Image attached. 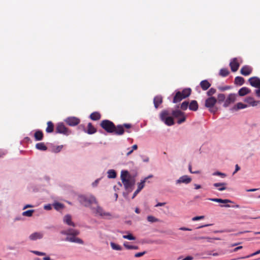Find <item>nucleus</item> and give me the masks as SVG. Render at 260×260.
<instances>
[{
    "label": "nucleus",
    "instance_id": "1",
    "mask_svg": "<svg viewBox=\"0 0 260 260\" xmlns=\"http://www.w3.org/2000/svg\"><path fill=\"white\" fill-rule=\"evenodd\" d=\"M101 126L107 133H113L117 135H122L124 134V130L121 125L115 126L114 123L109 120H102L100 123Z\"/></svg>",
    "mask_w": 260,
    "mask_h": 260
},
{
    "label": "nucleus",
    "instance_id": "2",
    "mask_svg": "<svg viewBox=\"0 0 260 260\" xmlns=\"http://www.w3.org/2000/svg\"><path fill=\"white\" fill-rule=\"evenodd\" d=\"M120 178L125 189L131 191L135 183V178L127 171H121Z\"/></svg>",
    "mask_w": 260,
    "mask_h": 260
},
{
    "label": "nucleus",
    "instance_id": "3",
    "mask_svg": "<svg viewBox=\"0 0 260 260\" xmlns=\"http://www.w3.org/2000/svg\"><path fill=\"white\" fill-rule=\"evenodd\" d=\"M78 201L85 207H92L94 205L97 204V201L93 196L80 195L78 198Z\"/></svg>",
    "mask_w": 260,
    "mask_h": 260
},
{
    "label": "nucleus",
    "instance_id": "4",
    "mask_svg": "<svg viewBox=\"0 0 260 260\" xmlns=\"http://www.w3.org/2000/svg\"><path fill=\"white\" fill-rule=\"evenodd\" d=\"M191 90L190 88L184 89L182 91H177L173 100L174 103L180 102L183 99L189 96L191 94Z\"/></svg>",
    "mask_w": 260,
    "mask_h": 260
},
{
    "label": "nucleus",
    "instance_id": "5",
    "mask_svg": "<svg viewBox=\"0 0 260 260\" xmlns=\"http://www.w3.org/2000/svg\"><path fill=\"white\" fill-rule=\"evenodd\" d=\"M169 113L168 111L167 110H164L160 114V118L166 125L171 126L174 124V122L173 117L169 116Z\"/></svg>",
    "mask_w": 260,
    "mask_h": 260
},
{
    "label": "nucleus",
    "instance_id": "6",
    "mask_svg": "<svg viewBox=\"0 0 260 260\" xmlns=\"http://www.w3.org/2000/svg\"><path fill=\"white\" fill-rule=\"evenodd\" d=\"M217 102V99L214 97H210L206 99L205 101V106L209 108V110L213 113H215L216 111L214 106L215 103Z\"/></svg>",
    "mask_w": 260,
    "mask_h": 260
},
{
    "label": "nucleus",
    "instance_id": "7",
    "mask_svg": "<svg viewBox=\"0 0 260 260\" xmlns=\"http://www.w3.org/2000/svg\"><path fill=\"white\" fill-rule=\"evenodd\" d=\"M172 114L174 118H178L177 123L181 124L184 122L186 120V117L184 115V113L179 110H174L172 112Z\"/></svg>",
    "mask_w": 260,
    "mask_h": 260
},
{
    "label": "nucleus",
    "instance_id": "8",
    "mask_svg": "<svg viewBox=\"0 0 260 260\" xmlns=\"http://www.w3.org/2000/svg\"><path fill=\"white\" fill-rule=\"evenodd\" d=\"M242 60L240 58H234L231 60L230 63V66L231 70L233 72H235L238 71L240 63H242Z\"/></svg>",
    "mask_w": 260,
    "mask_h": 260
},
{
    "label": "nucleus",
    "instance_id": "9",
    "mask_svg": "<svg viewBox=\"0 0 260 260\" xmlns=\"http://www.w3.org/2000/svg\"><path fill=\"white\" fill-rule=\"evenodd\" d=\"M55 132L56 133L62 134L65 135H68L70 134V132L63 123H58L56 125Z\"/></svg>",
    "mask_w": 260,
    "mask_h": 260
},
{
    "label": "nucleus",
    "instance_id": "10",
    "mask_svg": "<svg viewBox=\"0 0 260 260\" xmlns=\"http://www.w3.org/2000/svg\"><path fill=\"white\" fill-rule=\"evenodd\" d=\"M65 122L69 125L74 126L78 125L80 123V120L76 117H69L66 118Z\"/></svg>",
    "mask_w": 260,
    "mask_h": 260
},
{
    "label": "nucleus",
    "instance_id": "11",
    "mask_svg": "<svg viewBox=\"0 0 260 260\" xmlns=\"http://www.w3.org/2000/svg\"><path fill=\"white\" fill-rule=\"evenodd\" d=\"M94 205L96 206V208L92 206V207H91V209L96 214H98L101 216L110 215V214L109 213L105 212L102 207L99 206L98 205V204Z\"/></svg>",
    "mask_w": 260,
    "mask_h": 260
},
{
    "label": "nucleus",
    "instance_id": "12",
    "mask_svg": "<svg viewBox=\"0 0 260 260\" xmlns=\"http://www.w3.org/2000/svg\"><path fill=\"white\" fill-rule=\"evenodd\" d=\"M250 84L254 87H260V79L257 77H252L248 79Z\"/></svg>",
    "mask_w": 260,
    "mask_h": 260
},
{
    "label": "nucleus",
    "instance_id": "13",
    "mask_svg": "<svg viewBox=\"0 0 260 260\" xmlns=\"http://www.w3.org/2000/svg\"><path fill=\"white\" fill-rule=\"evenodd\" d=\"M252 72V68L248 65L243 66L240 70V73L245 76L249 75Z\"/></svg>",
    "mask_w": 260,
    "mask_h": 260
},
{
    "label": "nucleus",
    "instance_id": "14",
    "mask_svg": "<svg viewBox=\"0 0 260 260\" xmlns=\"http://www.w3.org/2000/svg\"><path fill=\"white\" fill-rule=\"evenodd\" d=\"M60 233L64 235L77 236L79 234V231L75 229H69L67 230L61 231Z\"/></svg>",
    "mask_w": 260,
    "mask_h": 260
},
{
    "label": "nucleus",
    "instance_id": "15",
    "mask_svg": "<svg viewBox=\"0 0 260 260\" xmlns=\"http://www.w3.org/2000/svg\"><path fill=\"white\" fill-rule=\"evenodd\" d=\"M244 102L248 103L250 106L252 107L256 106L259 103V101H255L253 98L251 96H248L245 98Z\"/></svg>",
    "mask_w": 260,
    "mask_h": 260
},
{
    "label": "nucleus",
    "instance_id": "16",
    "mask_svg": "<svg viewBox=\"0 0 260 260\" xmlns=\"http://www.w3.org/2000/svg\"><path fill=\"white\" fill-rule=\"evenodd\" d=\"M191 178H190L189 177H188L187 175H184V176H182L181 177H180L179 179L176 181V183L179 184V183H185V184H188V183H190L191 182Z\"/></svg>",
    "mask_w": 260,
    "mask_h": 260
},
{
    "label": "nucleus",
    "instance_id": "17",
    "mask_svg": "<svg viewBox=\"0 0 260 260\" xmlns=\"http://www.w3.org/2000/svg\"><path fill=\"white\" fill-rule=\"evenodd\" d=\"M76 236H72V237H67L66 238L65 240L66 241H69V242H71L83 244V241L81 239L76 237Z\"/></svg>",
    "mask_w": 260,
    "mask_h": 260
},
{
    "label": "nucleus",
    "instance_id": "18",
    "mask_svg": "<svg viewBox=\"0 0 260 260\" xmlns=\"http://www.w3.org/2000/svg\"><path fill=\"white\" fill-rule=\"evenodd\" d=\"M162 103V98L161 95H157L153 99L154 107L157 109L159 106Z\"/></svg>",
    "mask_w": 260,
    "mask_h": 260
},
{
    "label": "nucleus",
    "instance_id": "19",
    "mask_svg": "<svg viewBox=\"0 0 260 260\" xmlns=\"http://www.w3.org/2000/svg\"><path fill=\"white\" fill-rule=\"evenodd\" d=\"M43 237V234L40 232H35L31 234L29 236V239L31 240H36L42 238Z\"/></svg>",
    "mask_w": 260,
    "mask_h": 260
},
{
    "label": "nucleus",
    "instance_id": "20",
    "mask_svg": "<svg viewBox=\"0 0 260 260\" xmlns=\"http://www.w3.org/2000/svg\"><path fill=\"white\" fill-rule=\"evenodd\" d=\"M251 90L246 87H243L239 89L238 94L240 96H243L249 93H250Z\"/></svg>",
    "mask_w": 260,
    "mask_h": 260
},
{
    "label": "nucleus",
    "instance_id": "21",
    "mask_svg": "<svg viewBox=\"0 0 260 260\" xmlns=\"http://www.w3.org/2000/svg\"><path fill=\"white\" fill-rule=\"evenodd\" d=\"M247 107V105L240 102L235 105L231 110L232 111H237L240 109L246 108Z\"/></svg>",
    "mask_w": 260,
    "mask_h": 260
},
{
    "label": "nucleus",
    "instance_id": "22",
    "mask_svg": "<svg viewBox=\"0 0 260 260\" xmlns=\"http://www.w3.org/2000/svg\"><path fill=\"white\" fill-rule=\"evenodd\" d=\"M63 222L67 223L68 225L75 226V223L72 221V217L70 215H66L63 217Z\"/></svg>",
    "mask_w": 260,
    "mask_h": 260
},
{
    "label": "nucleus",
    "instance_id": "23",
    "mask_svg": "<svg viewBox=\"0 0 260 260\" xmlns=\"http://www.w3.org/2000/svg\"><path fill=\"white\" fill-rule=\"evenodd\" d=\"M200 86L203 90H206L210 87L211 84L207 80H204L200 82Z\"/></svg>",
    "mask_w": 260,
    "mask_h": 260
},
{
    "label": "nucleus",
    "instance_id": "24",
    "mask_svg": "<svg viewBox=\"0 0 260 260\" xmlns=\"http://www.w3.org/2000/svg\"><path fill=\"white\" fill-rule=\"evenodd\" d=\"M189 109L192 111H197L198 109V102L195 100L191 101L189 105Z\"/></svg>",
    "mask_w": 260,
    "mask_h": 260
},
{
    "label": "nucleus",
    "instance_id": "25",
    "mask_svg": "<svg viewBox=\"0 0 260 260\" xmlns=\"http://www.w3.org/2000/svg\"><path fill=\"white\" fill-rule=\"evenodd\" d=\"M43 132L40 130H37L35 134H34V137L36 140V141H41L43 138Z\"/></svg>",
    "mask_w": 260,
    "mask_h": 260
},
{
    "label": "nucleus",
    "instance_id": "26",
    "mask_svg": "<svg viewBox=\"0 0 260 260\" xmlns=\"http://www.w3.org/2000/svg\"><path fill=\"white\" fill-rule=\"evenodd\" d=\"M87 128V130L85 131V132L88 134H93L96 132V128L92 125L91 123H89L88 124Z\"/></svg>",
    "mask_w": 260,
    "mask_h": 260
},
{
    "label": "nucleus",
    "instance_id": "27",
    "mask_svg": "<svg viewBox=\"0 0 260 260\" xmlns=\"http://www.w3.org/2000/svg\"><path fill=\"white\" fill-rule=\"evenodd\" d=\"M213 186L217 187L219 191H222L226 189L225 183H214Z\"/></svg>",
    "mask_w": 260,
    "mask_h": 260
},
{
    "label": "nucleus",
    "instance_id": "28",
    "mask_svg": "<svg viewBox=\"0 0 260 260\" xmlns=\"http://www.w3.org/2000/svg\"><path fill=\"white\" fill-rule=\"evenodd\" d=\"M47 127L46 128V132L48 133H51L54 131V124L53 123L49 121L47 122Z\"/></svg>",
    "mask_w": 260,
    "mask_h": 260
},
{
    "label": "nucleus",
    "instance_id": "29",
    "mask_svg": "<svg viewBox=\"0 0 260 260\" xmlns=\"http://www.w3.org/2000/svg\"><path fill=\"white\" fill-rule=\"evenodd\" d=\"M101 117V115L98 112H93L90 115V118L93 120H98Z\"/></svg>",
    "mask_w": 260,
    "mask_h": 260
},
{
    "label": "nucleus",
    "instance_id": "30",
    "mask_svg": "<svg viewBox=\"0 0 260 260\" xmlns=\"http://www.w3.org/2000/svg\"><path fill=\"white\" fill-rule=\"evenodd\" d=\"M209 200L212 201H213V202H218V203H223V204H224L223 206L228 207V199L222 200L221 199L213 198V199H210Z\"/></svg>",
    "mask_w": 260,
    "mask_h": 260
},
{
    "label": "nucleus",
    "instance_id": "31",
    "mask_svg": "<svg viewBox=\"0 0 260 260\" xmlns=\"http://www.w3.org/2000/svg\"><path fill=\"white\" fill-rule=\"evenodd\" d=\"M36 148L38 150L42 151H45L47 149V147L43 142L38 143L36 144Z\"/></svg>",
    "mask_w": 260,
    "mask_h": 260
},
{
    "label": "nucleus",
    "instance_id": "32",
    "mask_svg": "<svg viewBox=\"0 0 260 260\" xmlns=\"http://www.w3.org/2000/svg\"><path fill=\"white\" fill-rule=\"evenodd\" d=\"M235 83L238 85H242L244 83V79L240 76H237L235 78Z\"/></svg>",
    "mask_w": 260,
    "mask_h": 260
},
{
    "label": "nucleus",
    "instance_id": "33",
    "mask_svg": "<svg viewBox=\"0 0 260 260\" xmlns=\"http://www.w3.org/2000/svg\"><path fill=\"white\" fill-rule=\"evenodd\" d=\"M151 176H150L148 177V178L151 177ZM147 178H145L143 180L141 181L140 183L138 184V188L137 189L139 191H141L144 187L145 186V183L147 180Z\"/></svg>",
    "mask_w": 260,
    "mask_h": 260
},
{
    "label": "nucleus",
    "instance_id": "34",
    "mask_svg": "<svg viewBox=\"0 0 260 260\" xmlns=\"http://www.w3.org/2000/svg\"><path fill=\"white\" fill-rule=\"evenodd\" d=\"M116 177V173L114 170H109L108 171V177L109 178H115Z\"/></svg>",
    "mask_w": 260,
    "mask_h": 260
},
{
    "label": "nucleus",
    "instance_id": "35",
    "mask_svg": "<svg viewBox=\"0 0 260 260\" xmlns=\"http://www.w3.org/2000/svg\"><path fill=\"white\" fill-rule=\"evenodd\" d=\"M124 246L127 249H138V246L130 245L128 242H124L123 244Z\"/></svg>",
    "mask_w": 260,
    "mask_h": 260
},
{
    "label": "nucleus",
    "instance_id": "36",
    "mask_svg": "<svg viewBox=\"0 0 260 260\" xmlns=\"http://www.w3.org/2000/svg\"><path fill=\"white\" fill-rule=\"evenodd\" d=\"M53 206L54 209L56 210H59L63 208L64 206L62 204H61L58 202L55 203L53 204Z\"/></svg>",
    "mask_w": 260,
    "mask_h": 260
},
{
    "label": "nucleus",
    "instance_id": "37",
    "mask_svg": "<svg viewBox=\"0 0 260 260\" xmlns=\"http://www.w3.org/2000/svg\"><path fill=\"white\" fill-rule=\"evenodd\" d=\"M34 212V210H29L24 211L22 213V215L24 216L30 217L32 216V213Z\"/></svg>",
    "mask_w": 260,
    "mask_h": 260
},
{
    "label": "nucleus",
    "instance_id": "38",
    "mask_svg": "<svg viewBox=\"0 0 260 260\" xmlns=\"http://www.w3.org/2000/svg\"><path fill=\"white\" fill-rule=\"evenodd\" d=\"M111 246L112 248V249H113L114 250H122V247H121V246H120L118 244H116L114 243H113V242L111 243Z\"/></svg>",
    "mask_w": 260,
    "mask_h": 260
},
{
    "label": "nucleus",
    "instance_id": "39",
    "mask_svg": "<svg viewBox=\"0 0 260 260\" xmlns=\"http://www.w3.org/2000/svg\"><path fill=\"white\" fill-rule=\"evenodd\" d=\"M189 107V103L187 101L183 102L180 106V108L183 110H186Z\"/></svg>",
    "mask_w": 260,
    "mask_h": 260
},
{
    "label": "nucleus",
    "instance_id": "40",
    "mask_svg": "<svg viewBox=\"0 0 260 260\" xmlns=\"http://www.w3.org/2000/svg\"><path fill=\"white\" fill-rule=\"evenodd\" d=\"M147 220L150 222H155L159 221L158 219L151 215L148 216L147 217Z\"/></svg>",
    "mask_w": 260,
    "mask_h": 260
},
{
    "label": "nucleus",
    "instance_id": "41",
    "mask_svg": "<svg viewBox=\"0 0 260 260\" xmlns=\"http://www.w3.org/2000/svg\"><path fill=\"white\" fill-rule=\"evenodd\" d=\"M219 75L222 77H226L228 76V70L226 69H222L220 70Z\"/></svg>",
    "mask_w": 260,
    "mask_h": 260
},
{
    "label": "nucleus",
    "instance_id": "42",
    "mask_svg": "<svg viewBox=\"0 0 260 260\" xmlns=\"http://www.w3.org/2000/svg\"><path fill=\"white\" fill-rule=\"evenodd\" d=\"M225 99V96L223 94H219L218 95L217 100L218 102H222L224 101Z\"/></svg>",
    "mask_w": 260,
    "mask_h": 260
},
{
    "label": "nucleus",
    "instance_id": "43",
    "mask_svg": "<svg viewBox=\"0 0 260 260\" xmlns=\"http://www.w3.org/2000/svg\"><path fill=\"white\" fill-rule=\"evenodd\" d=\"M123 238L129 240H135L136 239V238L131 234L123 236Z\"/></svg>",
    "mask_w": 260,
    "mask_h": 260
},
{
    "label": "nucleus",
    "instance_id": "44",
    "mask_svg": "<svg viewBox=\"0 0 260 260\" xmlns=\"http://www.w3.org/2000/svg\"><path fill=\"white\" fill-rule=\"evenodd\" d=\"M236 95L235 94H229V103L230 102H233L235 101Z\"/></svg>",
    "mask_w": 260,
    "mask_h": 260
},
{
    "label": "nucleus",
    "instance_id": "45",
    "mask_svg": "<svg viewBox=\"0 0 260 260\" xmlns=\"http://www.w3.org/2000/svg\"><path fill=\"white\" fill-rule=\"evenodd\" d=\"M216 92V89L213 88H210L207 92V94L209 96H212V95H213Z\"/></svg>",
    "mask_w": 260,
    "mask_h": 260
},
{
    "label": "nucleus",
    "instance_id": "46",
    "mask_svg": "<svg viewBox=\"0 0 260 260\" xmlns=\"http://www.w3.org/2000/svg\"><path fill=\"white\" fill-rule=\"evenodd\" d=\"M199 239H206L208 242H211L213 240H217V238H211L209 237H201L198 238Z\"/></svg>",
    "mask_w": 260,
    "mask_h": 260
},
{
    "label": "nucleus",
    "instance_id": "47",
    "mask_svg": "<svg viewBox=\"0 0 260 260\" xmlns=\"http://www.w3.org/2000/svg\"><path fill=\"white\" fill-rule=\"evenodd\" d=\"M259 253H260V249L259 250H257L256 252H254V253L249 255H247V256H246L245 257H243L242 258H249L250 257H252V256H253L254 255H257V254H259Z\"/></svg>",
    "mask_w": 260,
    "mask_h": 260
},
{
    "label": "nucleus",
    "instance_id": "48",
    "mask_svg": "<svg viewBox=\"0 0 260 260\" xmlns=\"http://www.w3.org/2000/svg\"><path fill=\"white\" fill-rule=\"evenodd\" d=\"M204 216H195L192 218V221H197L201 219H203L204 218Z\"/></svg>",
    "mask_w": 260,
    "mask_h": 260
},
{
    "label": "nucleus",
    "instance_id": "49",
    "mask_svg": "<svg viewBox=\"0 0 260 260\" xmlns=\"http://www.w3.org/2000/svg\"><path fill=\"white\" fill-rule=\"evenodd\" d=\"M213 175H218L220 176L221 177L224 178L226 177V175L225 174L220 173L219 172H216L213 174Z\"/></svg>",
    "mask_w": 260,
    "mask_h": 260
},
{
    "label": "nucleus",
    "instance_id": "50",
    "mask_svg": "<svg viewBox=\"0 0 260 260\" xmlns=\"http://www.w3.org/2000/svg\"><path fill=\"white\" fill-rule=\"evenodd\" d=\"M146 253V251H143V252H138V253H136L135 254V256L136 257H141V256L144 255Z\"/></svg>",
    "mask_w": 260,
    "mask_h": 260
},
{
    "label": "nucleus",
    "instance_id": "51",
    "mask_svg": "<svg viewBox=\"0 0 260 260\" xmlns=\"http://www.w3.org/2000/svg\"><path fill=\"white\" fill-rule=\"evenodd\" d=\"M31 252L37 255H41L42 256V255H46L45 253L42 252H40L38 251H32Z\"/></svg>",
    "mask_w": 260,
    "mask_h": 260
},
{
    "label": "nucleus",
    "instance_id": "52",
    "mask_svg": "<svg viewBox=\"0 0 260 260\" xmlns=\"http://www.w3.org/2000/svg\"><path fill=\"white\" fill-rule=\"evenodd\" d=\"M122 125V126H123V129H124V128L128 129L132 127V125L129 123H125L123 125Z\"/></svg>",
    "mask_w": 260,
    "mask_h": 260
},
{
    "label": "nucleus",
    "instance_id": "53",
    "mask_svg": "<svg viewBox=\"0 0 260 260\" xmlns=\"http://www.w3.org/2000/svg\"><path fill=\"white\" fill-rule=\"evenodd\" d=\"M44 208L46 210H50L52 209V206L50 204H47L44 206Z\"/></svg>",
    "mask_w": 260,
    "mask_h": 260
},
{
    "label": "nucleus",
    "instance_id": "54",
    "mask_svg": "<svg viewBox=\"0 0 260 260\" xmlns=\"http://www.w3.org/2000/svg\"><path fill=\"white\" fill-rule=\"evenodd\" d=\"M257 89L255 90V93L257 97L260 98V87H257Z\"/></svg>",
    "mask_w": 260,
    "mask_h": 260
},
{
    "label": "nucleus",
    "instance_id": "55",
    "mask_svg": "<svg viewBox=\"0 0 260 260\" xmlns=\"http://www.w3.org/2000/svg\"><path fill=\"white\" fill-rule=\"evenodd\" d=\"M240 169V167L238 166V165H236L235 166V170L233 172V175L235 174L237 172H238Z\"/></svg>",
    "mask_w": 260,
    "mask_h": 260
},
{
    "label": "nucleus",
    "instance_id": "56",
    "mask_svg": "<svg viewBox=\"0 0 260 260\" xmlns=\"http://www.w3.org/2000/svg\"><path fill=\"white\" fill-rule=\"evenodd\" d=\"M193 257L191 256H187L182 260H192Z\"/></svg>",
    "mask_w": 260,
    "mask_h": 260
},
{
    "label": "nucleus",
    "instance_id": "57",
    "mask_svg": "<svg viewBox=\"0 0 260 260\" xmlns=\"http://www.w3.org/2000/svg\"><path fill=\"white\" fill-rule=\"evenodd\" d=\"M180 230H181V231H191V229H189V228H185V227H182V228H180L179 229Z\"/></svg>",
    "mask_w": 260,
    "mask_h": 260
},
{
    "label": "nucleus",
    "instance_id": "58",
    "mask_svg": "<svg viewBox=\"0 0 260 260\" xmlns=\"http://www.w3.org/2000/svg\"><path fill=\"white\" fill-rule=\"evenodd\" d=\"M218 89H219L220 91H224V90H226V89H228V86H224V87H218Z\"/></svg>",
    "mask_w": 260,
    "mask_h": 260
},
{
    "label": "nucleus",
    "instance_id": "59",
    "mask_svg": "<svg viewBox=\"0 0 260 260\" xmlns=\"http://www.w3.org/2000/svg\"><path fill=\"white\" fill-rule=\"evenodd\" d=\"M189 171H190V172L191 173L197 174V173H199V171L192 172V171H191V165H189Z\"/></svg>",
    "mask_w": 260,
    "mask_h": 260
},
{
    "label": "nucleus",
    "instance_id": "60",
    "mask_svg": "<svg viewBox=\"0 0 260 260\" xmlns=\"http://www.w3.org/2000/svg\"><path fill=\"white\" fill-rule=\"evenodd\" d=\"M140 191L137 189L133 194L132 199H134Z\"/></svg>",
    "mask_w": 260,
    "mask_h": 260
},
{
    "label": "nucleus",
    "instance_id": "61",
    "mask_svg": "<svg viewBox=\"0 0 260 260\" xmlns=\"http://www.w3.org/2000/svg\"><path fill=\"white\" fill-rule=\"evenodd\" d=\"M165 204L166 203H158L155 205V207L162 206H164Z\"/></svg>",
    "mask_w": 260,
    "mask_h": 260
},
{
    "label": "nucleus",
    "instance_id": "62",
    "mask_svg": "<svg viewBox=\"0 0 260 260\" xmlns=\"http://www.w3.org/2000/svg\"><path fill=\"white\" fill-rule=\"evenodd\" d=\"M6 153L2 150H0V158L3 157Z\"/></svg>",
    "mask_w": 260,
    "mask_h": 260
},
{
    "label": "nucleus",
    "instance_id": "63",
    "mask_svg": "<svg viewBox=\"0 0 260 260\" xmlns=\"http://www.w3.org/2000/svg\"><path fill=\"white\" fill-rule=\"evenodd\" d=\"M243 248V247L242 246H238L236 248H235V251H237L238 250H240V249H241L242 248Z\"/></svg>",
    "mask_w": 260,
    "mask_h": 260
},
{
    "label": "nucleus",
    "instance_id": "64",
    "mask_svg": "<svg viewBox=\"0 0 260 260\" xmlns=\"http://www.w3.org/2000/svg\"><path fill=\"white\" fill-rule=\"evenodd\" d=\"M243 248V247L242 246H238L236 248H235V251H237L238 250H240V249H241L242 248Z\"/></svg>",
    "mask_w": 260,
    "mask_h": 260
}]
</instances>
